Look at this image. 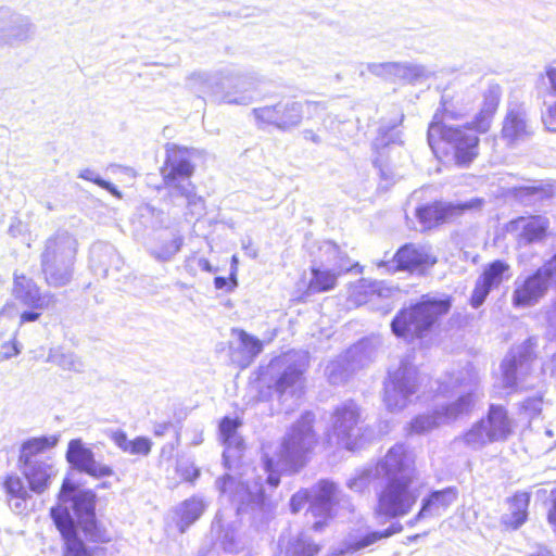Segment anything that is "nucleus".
I'll return each mask as SVG.
<instances>
[{"instance_id": "f257e3e1", "label": "nucleus", "mask_w": 556, "mask_h": 556, "mask_svg": "<svg viewBox=\"0 0 556 556\" xmlns=\"http://www.w3.org/2000/svg\"><path fill=\"white\" fill-rule=\"evenodd\" d=\"M314 415L306 412L289 429L279 444L274 456L264 460L261 468L262 475L256 468H247L239 478L226 475L216 481V488L222 495L228 494L229 501L236 505V513H244L258 508L264 503L263 480L271 486L280 482L277 471H295L301 468L307 455L317 444V437L313 430Z\"/></svg>"}, {"instance_id": "f03ea898", "label": "nucleus", "mask_w": 556, "mask_h": 556, "mask_svg": "<svg viewBox=\"0 0 556 556\" xmlns=\"http://www.w3.org/2000/svg\"><path fill=\"white\" fill-rule=\"evenodd\" d=\"M465 375H469V371H462L457 377L452 376L440 384V394L447 395L451 393L457 397L453 402L437 401L430 412L419 414L413 418L406 428L408 434L421 435L429 433L441 426L452 424L470 410L473 404L471 386L476 383V378L470 376L468 382H465Z\"/></svg>"}, {"instance_id": "7ed1b4c3", "label": "nucleus", "mask_w": 556, "mask_h": 556, "mask_svg": "<svg viewBox=\"0 0 556 556\" xmlns=\"http://www.w3.org/2000/svg\"><path fill=\"white\" fill-rule=\"evenodd\" d=\"M193 170L188 149L176 144L166 146V162L162 168V175L168 194L173 200L184 198L189 213L201 216L204 214L205 205L203 198L197 194L195 187L190 180Z\"/></svg>"}, {"instance_id": "20e7f679", "label": "nucleus", "mask_w": 556, "mask_h": 556, "mask_svg": "<svg viewBox=\"0 0 556 556\" xmlns=\"http://www.w3.org/2000/svg\"><path fill=\"white\" fill-rule=\"evenodd\" d=\"M308 353L304 351H289L273 358L262 372L263 381L268 379L281 400L294 399L298 401L304 391V374L308 368Z\"/></svg>"}, {"instance_id": "39448f33", "label": "nucleus", "mask_w": 556, "mask_h": 556, "mask_svg": "<svg viewBox=\"0 0 556 556\" xmlns=\"http://www.w3.org/2000/svg\"><path fill=\"white\" fill-rule=\"evenodd\" d=\"M450 307L446 299L424 295L418 303L397 312L391 321L392 333L407 342L421 339Z\"/></svg>"}, {"instance_id": "423d86ee", "label": "nucleus", "mask_w": 556, "mask_h": 556, "mask_svg": "<svg viewBox=\"0 0 556 556\" xmlns=\"http://www.w3.org/2000/svg\"><path fill=\"white\" fill-rule=\"evenodd\" d=\"M78 242L67 231H58L45 242L41 253V269L47 283L59 288L73 278Z\"/></svg>"}, {"instance_id": "0eeeda50", "label": "nucleus", "mask_w": 556, "mask_h": 556, "mask_svg": "<svg viewBox=\"0 0 556 556\" xmlns=\"http://www.w3.org/2000/svg\"><path fill=\"white\" fill-rule=\"evenodd\" d=\"M60 509V516L67 517L70 529H76L75 520L79 523L86 535L94 541L96 535V516H94V494L91 491L76 489L68 480L63 481L58 505L50 510L51 518L55 523V515L53 511Z\"/></svg>"}, {"instance_id": "6e6552de", "label": "nucleus", "mask_w": 556, "mask_h": 556, "mask_svg": "<svg viewBox=\"0 0 556 556\" xmlns=\"http://www.w3.org/2000/svg\"><path fill=\"white\" fill-rule=\"evenodd\" d=\"M428 143L435 155L444 152L443 146H447L459 165H468L478 155L479 138L470 128L447 126L434 121L428 129Z\"/></svg>"}, {"instance_id": "1a4fd4ad", "label": "nucleus", "mask_w": 556, "mask_h": 556, "mask_svg": "<svg viewBox=\"0 0 556 556\" xmlns=\"http://www.w3.org/2000/svg\"><path fill=\"white\" fill-rule=\"evenodd\" d=\"M372 431L365 426L362 412L353 401H346L336 407L332 414V435L336 443L349 451L362 447Z\"/></svg>"}, {"instance_id": "9d476101", "label": "nucleus", "mask_w": 556, "mask_h": 556, "mask_svg": "<svg viewBox=\"0 0 556 556\" xmlns=\"http://www.w3.org/2000/svg\"><path fill=\"white\" fill-rule=\"evenodd\" d=\"M418 387L417 368L408 359H402L397 368L389 371L384 383L383 402L387 409L392 413L404 409L412 402Z\"/></svg>"}, {"instance_id": "9b49d317", "label": "nucleus", "mask_w": 556, "mask_h": 556, "mask_svg": "<svg viewBox=\"0 0 556 556\" xmlns=\"http://www.w3.org/2000/svg\"><path fill=\"white\" fill-rule=\"evenodd\" d=\"M304 108L308 113L324 110V105L318 102L307 101L305 103L291 99L282 100L275 105H266L253 109L252 114L260 126L273 125L279 130L289 131L298 127L304 114Z\"/></svg>"}, {"instance_id": "f8f14e48", "label": "nucleus", "mask_w": 556, "mask_h": 556, "mask_svg": "<svg viewBox=\"0 0 556 556\" xmlns=\"http://www.w3.org/2000/svg\"><path fill=\"white\" fill-rule=\"evenodd\" d=\"M414 478L387 480L377 493V514L390 518L403 517L410 513L419 493L413 486Z\"/></svg>"}, {"instance_id": "ddd939ff", "label": "nucleus", "mask_w": 556, "mask_h": 556, "mask_svg": "<svg viewBox=\"0 0 556 556\" xmlns=\"http://www.w3.org/2000/svg\"><path fill=\"white\" fill-rule=\"evenodd\" d=\"M510 420L502 406L491 405L486 418L472 425L464 433L462 441L472 450H480L486 444L505 440L510 433Z\"/></svg>"}, {"instance_id": "4468645a", "label": "nucleus", "mask_w": 556, "mask_h": 556, "mask_svg": "<svg viewBox=\"0 0 556 556\" xmlns=\"http://www.w3.org/2000/svg\"><path fill=\"white\" fill-rule=\"evenodd\" d=\"M402 144L401 131L395 125H381L372 141V148L377 153L375 165L379 168L380 177L387 184H392L402 174L397 170V163L390 157V153L399 150Z\"/></svg>"}, {"instance_id": "2eb2a0df", "label": "nucleus", "mask_w": 556, "mask_h": 556, "mask_svg": "<svg viewBox=\"0 0 556 556\" xmlns=\"http://www.w3.org/2000/svg\"><path fill=\"white\" fill-rule=\"evenodd\" d=\"M309 506L306 510L307 522L314 519L311 528L314 531H321L328 520L332 518V508L336 503L338 489L329 480H320L308 489Z\"/></svg>"}, {"instance_id": "dca6fc26", "label": "nucleus", "mask_w": 556, "mask_h": 556, "mask_svg": "<svg viewBox=\"0 0 556 556\" xmlns=\"http://www.w3.org/2000/svg\"><path fill=\"white\" fill-rule=\"evenodd\" d=\"M224 74L225 70L214 73L194 72L188 77L187 85L193 92L211 96L217 102L247 105V94L236 97L232 92L225 91Z\"/></svg>"}, {"instance_id": "f3484780", "label": "nucleus", "mask_w": 556, "mask_h": 556, "mask_svg": "<svg viewBox=\"0 0 556 556\" xmlns=\"http://www.w3.org/2000/svg\"><path fill=\"white\" fill-rule=\"evenodd\" d=\"M35 36V25L26 15L14 10L0 8V46L18 47Z\"/></svg>"}, {"instance_id": "a211bd4d", "label": "nucleus", "mask_w": 556, "mask_h": 556, "mask_svg": "<svg viewBox=\"0 0 556 556\" xmlns=\"http://www.w3.org/2000/svg\"><path fill=\"white\" fill-rule=\"evenodd\" d=\"M484 200L473 198L462 203L437 202L419 207L416 215L424 228H431L439 223L451 222L462 216L466 211H480L483 207Z\"/></svg>"}, {"instance_id": "6ab92c4d", "label": "nucleus", "mask_w": 556, "mask_h": 556, "mask_svg": "<svg viewBox=\"0 0 556 556\" xmlns=\"http://www.w3.org/2000/svg\"><path fill=\"white\" fill-rule=\"evenodd\" d=\"M435 263L437 256L429 245L407 243L399 249L391 263L381 261L377 266L379 268H387V271H414L426 269L433 266Z\"/></svg>"}, {"instance_id": "aec40b11", "label": "nucleus", "mask_w": 556, "mask_h": 556, "mask_svg": "<svg viewBox=\"0 0 556 556\" xmlns=\"http://www.w3.org/2000/svg\"><path fill=\"white\" fill-rule=\"evenodd\" d=\"M320 251L328 255L326 262L331 268H312L313 277L308 283V291L314 293L333 289L338 276L351 269V266L340 256L339 248L334 243L324 242L320 247Z\"/></svg>"}, {"instance_id": "412c9836", "label": "nucleus", "mask_w": 556, "mask_h": 556, "mask_svg": "<svg viewBox=\"0 0 556 556\" xmlns=\"http://www.w3.org/2000/svg\"><path fill=\"white\" fill-rule=\"evenodd\" d=\"M66 459L74 468L96 479L111 477L114 473L112 467L96 459L94 453L80 439L68 442Z\"/></svg>"}, {"instance_id": "4be33fe9", "label": "nucleus", "mask_w": 556, "mask_h": 556, "mask_svg": "<svg viewBox=\"0 0 556 556\" xmlns=\"http://www.w3.org/2000/svg\"><path fill=\"white\" fill-rule=\"evenodd\" d=\"M376 475L387 480L414 478V459L403 444L392 446L377 464Z\"/></svg>"}, {"instance_id": "5701e85b", "label": "nucleus", "mask_w": 556, "mask_h": 556, "mask_svg": "<svg viewBox=\"0 0 556 556\" xmlns=\"http://www.w3.org/2000/svg\"><path fill=\"white\" fill-rule=\"evenodd\" d=\"M508 269V265L502 261H494L484 268L481 276L477 279L471 294L470 302L473 307L477 308L482 305L489 293L493 289L498 288Z\"/></svg>"}, {"instance_id": "b1692460", "label": "nucleus", "mask_w": 556, "mask_h": 556, "mask_svg": "<svg viewBox=\"0 0 556 556\" xmlns=\"http://www.w3.org/2000/svg\"><path fill=\"white\" fill-rule=\"evenodd\" d=\"M13 294L16 300L31 309H45L54 302L52 294H40L36 283L24 275L15 274Z\"/></svg>"}, {"instance_id": "393cba45", "label": "nucleus", "mask_w": 556, "mask_h": 556, "mask_svg": "<svg viewBox=\"0 0 556 556\" xmlns=\"http://www.w3.org/2000/svg\"><path fill=\"white\" fill-rule=\"evenodd\" d=\"M239 426L240 422L237 419L229 417L223 418L219 424L220 439L225 445L223 458L226 466H228L231 460L239 458L243 448V440L237 432Z\"/></svg>"}, {"instance_id": "a878e982", "label": "nucleus", "mask_w": 556, "mask_h": 556, "mask_svg": "<svg viewBox=\"0 0 556 556\" xmlns=\"http://www.w3.org/2000/svg\"><path fill=\"white\" fill-rule=\"evenodd\" d=\"M53 513L56 514L55 526L64 541L62 556H93L91 549L78 538L76 529H70L67 517H61L60 509Z\"/></svg>"}, {"instance_id": "bb28decb", "label": "nucleus", "mask_w": 556, "mask_h": 556, "mask_svg": "<svg viewBox=\"0 0 556 556\" xmlns=\"http://www.w3.org/2000/svg\"><path fill=\"white\" fill-rule=\"evenodd\" d=\"M7 501L11 510L15 514H24L29 510L31 500L23 480L17 475H9L3 481Z\"/></svg>"}, {"instance_id": "cd10ccee", "label": "nucleus", "mask_w": 556, "mask_h": 556, "mask_svg": "<svg viewBox=\"0 0 556 556\" xmlns=\"http://www.w3.org/2000/svg\"><path fill=\"white\" fill-rule=\"evenodd\" d=\"M23 473L29 483V488L35 493H42L51 483L55 476V470L51 464L46 460H38L23 464Z\"/></svg>"}, {"instance_id": "c85d7f7f", "label": "nucleus", "mask_w": 556, "mask_h": 556, "mask_svg": "<svg viewBox=\"0 0 556 556\" xmlns=\"http://www.w3.org/2000/svg\"><path fill=\"white\" fill-rule=\"evenodd\" d=\"M233 516L232 509H219L212 523V531L218 533V538L225 549L237 552V521H229Z\"/></svg>"}, {"instance_id": "c756f323", "label": "nucleus", "mask_w": 556, "mask_h": 556, "mask_svg": "<svg viewBox=\"0 0 556 556\" xmlns=\"http://www.w3.org/2000/svg\"><path fill=\"white\" fill-rule=\"evenodd\" d=\"M239 340V346L233 354V359L241 367H248L257 355L263 351L264 344L256 337L244 330H236Z\"/></svg>"}, {"instance_id": "7c9ffc66", "label": "nucleus", "mask_w": 556, "mask_h": 556, "mask_svg": "<svg viewBox=\"0 0 556 556\" xmlns=\"http://www.w3.org/2000/svg\"><path fill=\"white\" fill-rule=\"evenodd\" d=\"M456 492L453 489H445L442 491L433 492L429 498L422 502V507L416 518L409 521L414 525L417 520L426 517L428 514L439 516L450 505L456 501Z\"/></svg>"}, {"instance_id": "2f4dec72", "label": "nucleus", "mask_w": 556, "mask_h": 556, "mask_svg": "<svg viewBox=\"0 0 556 556\" xmlns=\"http://www.w3.org/2000/svg\"><path fill=\"white\" fill-rule=\"evenodd\" d=\"M520 365L521 345H515L506 353L500 366L501 382L504 389L509 391L516 388Z\"/></svg>"}, {"instance_id": "473e14b6", "label": "nucleus", "mask_w": 556, "mask_h": 556, "mask_svg": "<svg viewBox=\"0 0 556 556\" xmlns=\"http://www.w3.org/2000/svg\"><path fill=\"white\" fill-rule=\"evenodd\" d=\"M278 544L281 552H285V556H316L319 552L318 546L312 543L303 533L288 539L282 535Z\"/></svg>"}, {"instance_id": "72a5a7b5", "label": "nucleus", "mask_w": 556, "mask_h": 556, "mask_svg": "<svg viewBox=\"0 0 556 556\" xmlns=\"http://www.w3.org/2000/svg\"><path fill=\"white\" fill-rule=\"evenodd\" d=\"M58 443V438L55 435H43L38 438H31L25 441L20 451V463L28 464L33 462H38L35 457L47 450L55 446Z\"/></svg>"}, {"instance_id": "f704fd0d", "label": "nucleus", "mask_w": 556, "mask_h": 556, "mask_svg": "<svg viewBox=\"0 0 556 556\" xmlns=\"http://www.w3.org/2000/svg\"><path fill=\"white\" fill-rule=\"evenodd\" d=\"M551 276L549 267L541 268L523 282V305L538 301L547 289Z\"/></svg>"}, {"instance_id": "c9c22d12", "label": "nucleus", "mask_w": 556, "mask_h": 556, "mask_svg": "<svg viewBox=\"0 0 556 556\" xmlns=\"http://www.w3.org/2000/svg\"><path fill=\"white\" fill-rule=\"evenodd\" d=\"M225 91L232 92L236 97L247 94L249 97V104L252 100V92L254 90V80L251 76L235 72L232 70H225L224 74Z\"/></svg>"}, {"instance_id": "e433bc0d", "label": "nucleus", "mask_w": 556, "mask_h": 556, "mask_svg": "<svg viewBox=\"0 0 556 556\" xmlns=\"http://www.w3.org/2000/svg\"><path fill=\"white\" fill-rule=\"evenodd\" d=\"M206 506L207 504L203 501V498L198 496H192L182 502L178 509V527L180 531L185 532L190 525L198 520L204 513Z\"/></svg>"}, {"instance_id": "4c0bfd02", "label": "nucleus", "mask_w": 556, "mask_h": 556, "mask_svg": "<svg viewBox=\"0 0 556 556\" xmlns=\"http://www.w3.org/2000/svg\"><path fill=\"white\" fill-rule=\"evenodd\" d=\"M46 362L52 363L66 371L83 372L85 369V364L79 356L73 352L64 351L62 348L50 349Z\"/></svg>"}, {"instance_id": "58836bf2", "label": "nucleus", "mask_w": 556, "mask_h": 556, "mask_svg": "<svg viewBox=\"0 0 556 556\" xmlns=\"http://www.w3.org/2000/svg\"><path fill=\"white\" fill-rule=\"evenodd\" d=\"M548 219L541 215L523 216V241H540L545 237Z\"/></svg>"}, {"instance_id": "ea45409f", "label": "nucleus", "mask_w": 556, "mask_h": 556, "mask_svg": "<svg viewBox=\"0 0 556 556\" xmlns=\"http://www.w3.org/2000/svg\"><path fill=\"white\" fill-rule=\"evenodd\" d=\"M403 530V527L400 522L392 523L388 529L383 531H374L368 534H366L364 538L359 539L358 541L352 543L349 546V551L351 552H357L365 547L370 546L371 544L376 543L377 541L381 539L389 538L395 533H400Z\"/></svg>"}, {"instance_id": "a19ab883", "label": "nucleus", "mask_w": 556, "mask_h": 556, "mask_svg": "<svg viewBox=\"0 0 556 556\" xmlns=\"http://www.w3.org/2000/svg\"><path fill=\"white\" fill-rule=\"evenodd\" d=\"M502 522L513 530L521 525V501L517 494L507 501V511L503 514Z\"/></svg>"}, {"instance_id": "79ce46f5", "label": "nucleus", "mask_w": 556, "mask_h": 556, "mask_svg": "<svg viewBox=\"0 0 556 556\" xmlns=\"http://www.w3.org/2000/svg\"><path fill=\"white\" fill-rule=\"evenodd\" d=\"M36 309L28 312L25 311L23 313H20L17 305L13 302H8L3 305V307L0 309V319L1 318H9L13 319L17 316H20V324L18 326H23L25 323H31L36 321L40 317V313L35 312Z\"/></svg>"}, {"instance_id": "37998d69", "label": "nucleus", "mask_w": 556, "mask_h": 556, "mask_svg": "<svg viewBox=\"0 0 556 556\" xmlns=\"http://www.w3.org/2000/svg\"><path fill=\"white\" fill-rule=\"evenodd\" d=\"M184 243L182 237L178 236L170 240L168 243L162 245L159 249H154L151 251L153 257L159 261H169L175 254H177Z\"/></svg>"}, {"instance_id": "c03bdc74", "label": "nucleus", "mask_w": 556, "mask_h": 556, "mask_svg": "<svg viewBox=\"0 0 556 556\" xmlns=\"http://www.w3.org/2000/svg\"><path fill=\"white\" fill-rule=\"evenodd\" d=\"M503 137L510 142L516 141L521 132V119L518 112L508 113L503 125Z\"/></svg>"}, {"instance_id": "a18cd8bd", "label": "nucleus", "mask_w": 556, "mask_h": 556, "mask_svg": "<svg viewBox=\"0 0 556 556\" xmlns=\"http://www.w3.org/2000/svg\"><path fill=\"white\" fill-rule=\"evenodd\" d=\"M497 106V100L492 98L486 102V108L480 112L477 121L475 122L476 128L480 132H485L490 127L491 116L495 112Z\"/></svg>"}, {"instance_id": "49530a36", "label": "nucleus", "mask_w": 556, "mask_h": 556, "mask_svg": "<svg viewBox=\"0 0 556 556\" xmlns=\"http://www.w3.org/2000/svg\"><path fill=\"white\" fill-rule=\"evenodd\" d=\"M17 333L15 332L12 337V339L3 342L0 345V359L1 361H9L13 357H16L22 352V344L17 340Z\"/></svg>"}, {"instance_id": "de8ad7c7", "label": "nucleus", "mask_w": 556, "mask_h": 556, "mask_svg": "<svg viewBox=\"0 0 556 556\" xmlns=\"http://www.w3.org/2000/svg\"><path fill=\"white\" fill-rule=\"evenodd\" d=\"M152 442L146 437H138L131 440L128 453L131 455L147 456L151 452Z\"/></svg>"}, {"instance_id": "09e8293b", "label": "nucleus", "mask_w": 556, "mask_h": 556, "mask_svg": "<svg viewBox=\"0 0 556 556\" xmlns=\"http://www.w3.org/2000/svg\"><path fill=\"white\" fill-rule=\"evenodd\" d=\"M392 62H383V63H368L367 71L375 76L382 77L384 79H392V71L391 70Z\"/></svg>"}, {"instance_id": "8fccbe9b", "label": "nucleus", "mask_w": 556, "mask_h": 556, "mask_svg": "<svg viewBox=\"0 0 556 556\" xmlns=\"http://www.w3.org/2000/svg\"><path fill=\"white\" fill-rule=\"evenodd\" d=\"M326 374L328 376L330 383L332 384L341 383L346 377L345 372L341 370V362L339 361L331 362L326 367Z\"/></svg>"}, {"instance_id": "3c124183", "label": "nucleus", "mask_w": 556, "mask_h": 556, "mask_svg": "<svg viewBox=\"0 0 556 556\" xmlns=\"http://www.w3.org/2000/svg\"><path fill=\"white\" fill-rule=\"evenodd\" d=\"M369 477H370V471L364 470L358 476L351 478L348 481V486L355 492H362L363 490H365L368 486Z\"/></svg>"}, {"instance_id": "603ef678", "label": "nucleus", "mask_w": 556, "mask_h": 556, "mask_svg": "<svg viewBox=\"0 0 556 556\" xmlns=\"http://www.w3.org/2000/svg\"><path fill=\"white\" fill-rule=\"evenodd\" d=\"M307 502L309 503L308 489L296 492L290 500V508L292 513L300 511Z\"/></svg>"}, {"instance_id": "864d4df0", "label": "nucleus", "mask_w": 556, "mask_h": 556, "mask_svg": "<svg viewBox=\"0 0 556 556\" xmlns=\"http://www.w3.org/2000/svg\"><path fill=\"white\" fill-rule=\"evenodd\" d=\"M109 438L118 448L128 453L131 440H128L126 432L123 430H114L109 433Z\"/></svg>"}, {"instance_id": "5fc2aeb1", "label": "nucleus", "mask_w": 556, "mask_h": 556, "mask_svg": "<svg viewBox=\"0 0 556 556\" xmlns=\"http://www.w3.org/2000/svg\"><path fill=\"white\" fill-rule=\"evenodd\" d=\"M425 75H426V70L424 66L406 62L405 81L412 83V81L420 79Z\"/></svg>"}, {"instance_id": "6e6d98bb", "label": "nucleus", "mask_w": 556, "mask_h": 556, "mask_svg": "<svg viewBox=\"0 0 556 556\" xmlns=\"http://www.w3.org/2000/svg\"><path fill=\"white\" fill-rule=\"evenodd\" d=\"M542 121L548 131L556 132V102L548 106L542 116Z\"/></svg>"}, {"instance_id": "4d7b16f0", "label": "nucleus", "mask_w": 556, "mask_h": 556, "mask_svg": "<svg viewBox=\"0 0 556 556\" xmlns=\"http://www.w3.org/2000/svg\"><path fill=\"white\" fill-rule=\"evenodd\" d=\"M523 201L526 198L530 195H535L538 200H544L549 198V193L547 190L543 189L541 186H527L523 185Z\"/></svg>"}, {"instance_id": "13d9d810", "label": "nucleus", "mask_w": 556, "mask_h": 556, "mask_svg": "<svg viewBox=\"0 0 556 556\" xmlns=\"http://www.w3.org/2000/svg\"><path fill=\"white\" fill-rule=\"evenodd\" d=\"M26 231V225L18 218L13 217L9 226V233L12 237H20Z\"/></svg>"}, {"instance_id": "bf43d9fd", "label": "nucleus", "mask_w": 556, "mask_h": 556, "mask_svg": "<svg viewBox=\"0 0 556 556\" xmlns=\"http://www.w3.org/2000/svg\"><path fill=\"white\" fill-rule=\"evenodd\" d=\"M541 406L542 400L539 396L523 401V410H530L533 415H536L541 412Z\"/></svg>"}, {"instance_id": "052dcab7", "label": "nucleus", "mask_w": 556, "mask_h": 556, "mask_svg": "<svg viewBox=\"0 0 556 556\" xmlns=\"http://www.w3.org/2000/svg\"><path fill=\"white\" fill-rule=\"evenodd\" d=\"M392 80H405L406 63L392 62Z\"/></svg>"}, {"instance_id": "680f3d73", "label": "nucleus", "mask_w": 556, "mask_h": 556, "mask_svg": "<svg viewBox=\"0 0 556 556\" xmlns=\"http://www.w3.org/2000/svg\"><path fill=\"white\" fill-rule=\"evenodd\" d=\"M78 177L85 180L92 181L96 185H98V181L103 180L96 172L89 168L81 170Z\"/></svg>"}, {"instance_id": "e2e57ef3", "label": "nucleus", "mask_w": 556, "mask_h": 556, "mask_svg": "<svg viewBox=\"0 0 556 556\" xmlns=\"http://www.w3.org/2000/svg\"><path fill=\"white\" fill-rule=\"evenodd\" d=\"M368 293H370V296H374L377 294L378 296H383L384 291H389L388 289H384L381 285V282H372L367 286Z\"/></svg>"}, {"instance_id": "0e129e2a", "label": "nucleus", "mask_w": 556, "mask_h": 556, "mask_svg": "<svg viewBox=\"0 0 556 556\" xmlns=\"http://www.w3.org/2000/svg\"><path fill=\"white\" fill-rule=\"evenodd\" d=\"M98 186L108 190L110 193H112L116 198H118V199L122 198L121 192L117 190V188L113 184L103 179V180L98 181Z\"/></svg>"}, {"instance_id": "69168bd1", "label": "nucleus", "mask_w": 556, "mask_h": 556, "mask_svg": "<svg viewBox=\"0 0 556 556\" xmlns=\"http://www.w3.org/2000/svg\"><path fill=\"white\" fill-rule=\"evenodd\" d=\"M203 442V430L201 428H195L191 438V445H199Z\"/></svg>"}, {"instance_id": "338daca9", "label": "nucleus", "mask_w": 556, "mask_h": 556, "mask_svg": "<svg viewBox=\"0 0 556 556\" xmlns=\"http://www.w3.org/2000/svg\"><path fill=\"white\" fill-rule=\"evenodd\" d=\"M548 521L552 525L553 530L556 534V497L554 498L552 508L548 513Z\"/></svg>"}, {"instance_id": "774afa93", "label": "nucleus", "mask_w": 556, "mask_h": 556, "mask_svg": "<svg viewBox=\"0 0 556 556\" xmlns=\"http://www.w3.org/2000/svg\"><path fill=\"white\" fill-rule=\"evenodd\" d=\"M198 267L201 268L203 271L211 273L213 271V267L208 260L204 257H200L197 260Z\"/></svg>"}]
</instances>
